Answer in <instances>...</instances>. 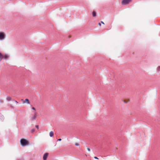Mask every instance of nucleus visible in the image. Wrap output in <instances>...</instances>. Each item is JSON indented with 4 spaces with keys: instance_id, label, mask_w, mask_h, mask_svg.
I'll return each instance as SVG.
<instances>
[{
    "instance_id": "nucleus-10",
    "label": "nucleus",
    "mask_w": 160,
    "mask_h": 160,
    "mask_svg": "<svg viewBox=\"0 0 160 160\" xmlns=\"http://www.w3.org/2000/svg\"><path fill=\"white\" fill-rule=\"evenodd\" d=\"M4 56L3 58L5 59H7L9 57V56L7 54H6V55H5L4 56Z\"/></svg>"
},
{
    "instance_id": "nucleus-22",
    "label": "nucleus",
    "mask_w": 160,
    "mask_h": 160,
    "mask_svg": "<svg viewBox=\"0 0 160 160\" xmlns=\"http://www.w3.org/2000/svg\"><path fill=\"white\" fill-rule=\"evenodd\" d=\"M15 102H16V103H18V102L16 101H15Z\"/></svg>"
},
{
    "instance_id": "nucleus-9",
    "label": "nucleus",
    "mask_w": 160,
    "mask_h": 160,
    "mask_svg": "<svg viewBox=\"0 0 160 160\" xmlns=\"http://www.w3.org/2000/svg\"><path fill=\"white\" fill-rule=\"evenodd\" d=\"M36 118V115H34L33 117L31 118L32 120H35Z\"/></svg>"
},
{
    "instance_id": "nucleus-4",
    "label": "nucleus",
    "mask_w": 160,
    "mask_h": 160,
    "mask_svg": "<svg viewBox=\"0 0 160 160\" xmlns=\"http://www.w3.org/2000/svg\"><path fill=\"white\" fill-rule=\"evenodd\" d=\"M4 35L2 32H0V39H3L4 38Z\"/></svg>"
},
{
    "instance_id": "nucleus-7",
    "label": "nucleus",
    "mask_w": 160,
    "mask_h": 160,
    "mask_svg": "<svg viewBox=\"0 0 160 160\" xmlns=\"http://www.w3.org/2000/svg\"><path fill=\"white\" fill-rule=\"evenodd\" d=\"M3 56L0 52V61H1L3 58Z\"/></svg>"
},
{
    "instance_id": "nucleus-14",
    "label": "nucleus",
    "mask_w": 160,
    "mask_h": 160,
    "mask_svg": "<svg viewBox=\"0 0 160 160\" xmlns=\"http://www.w3.org/2000/svg\"><path fill=\"white\" fill-rule=\"evenodd\" d=\"M75 145L76 146H79V144L78 143H75Z\"/></svg>"
},
{
    "instance_id": "nucleus-12",
    "label": "nucleus",
    "mask_w": 160,
    "mask_h": 160,
    "mask_svg": "<svg viewBox=\"0 0 160 160\" xmlns=\"http://www.w3.org/2000/svg\"><path fill=\"white\" fill-rule=\"evenodd\" d=\"M35 131V129L34 128H33L31 130V132L32 133H33Z\"/></svg>"
},
{
    "instance_id": "nucleus-19",
    "label": "nucleus",
    "mask_w": 160,
    "mask_h": 160,
    "mask_svg": "<svg viewBox=\"0 0 160 160\" xmlns=\"http://www.w3.org/2000/svg\"><path fill=\"white\" fill-rule=\"evenodd\" d=\"M101 22L102 23V24H104V22H103L102 21H101Z\"/></svg>"
},
{
    "instance_id": "nucleus-17",
    "label": "nucleus",
    "mask_w": 160,
    "mask_h": 160,
    "mask_svg": "<svg viewBox=\"0 0 160 160\" xmlns=\"http://www.w3.org/2000/svg\"><path fill=\"white\" fill-rule=\"evenodd\" d=\"M94 158L96 159H98V158L96 156L94 157Z\"/></svg>"
},
{
    "instance_id": "nucleus-1",
    "label": "nucleus",
    "mask_w": 160,
    "mask_h": 160,
    "mask_svg": "<svg viewBox=\"0 0 160 160\" xmlns=\"http://www.w3.org/2000/svg\"><path fill=\"white\" fill-rule=\"evenodd\" d=\"M20 143L22 146H25L28 144V142L24 139H22L20 140Z\"/></svg>"
},
{
    "instance_id": "nucleus-21",
    "label": "nucleus",
    "mask_w": 160,
    "mask_h": 160,
    "mask_svg": "<svg viewBox=\"0 0 160 160\" xmlns=\"http://www.w3.org/2000/svg\"><path fill=\"white\" fill-rule=\"evenodd\" d=\"M98 24V25H99V26H101V23H99Z\"/></svg>"
},
{
    "instance_id": "nucleus-3",
    "label": "nucleus",
    "mask_w": 160,
    "mask_h": 160,
    "mask_svg": "<svg viewBox=\"0 0 160 160\" xmlns=\"http://www.w3.org/2000/svg\"><path fill=\"white\" fill-rule=\"evenodd\" d=\"M48 153H45L43 157V160H46L47 159L48 156Z\"/></svg>"
},
{
    "instance_id": "nucleus-6",
    "label": "nucleus",
    "mask_w": 160,
    "mask_h": 160,
    "mask_svg": "<svg viewBox=\"0 0 160 160\" xmlns=\"http://www.w3.org/2000/svg\"><path fill=\"white\" fill-rule=\"evenodd\" d=\"M54 132L53 131H51L49 133V135L51 137H52L53 136Z\"/></svg>"
},
{
    "instance_id": "nucleus-18",
    "label": "nucleus",
    "mask_w": 160,
    "mask_h": 160,
    "mask_svg": "<svg viewBox=\"0 0 160 160\" xmlns=\"http://www.w3.org/2000/svg\"><path fill=\"white\" fill-rule=\"evenodd\" d=\"M38 129V125H36L35 126Z\"/></svg>"
},
{
    "instance_id": "nucleus-11",
    "label": "nucleus",
    "mask_w": 160,
    "mask_h": 160,
    "mask_svg": "<svg viewBox=\"0 0 160 160\" xmlns=\"http://www.w3.org/2000/svg\"><path fill=\"white\" fill-rule=\"evenodd\" d=\"M7 99L8 101H10V100H11V98L10 97H8L7 98Z\"/></svg>"
},
{
    "instance_id": "nucleus-15",
    "label": "nucleus",
    "mask_w": 160,
    "mask_h": 160,
    "mask_svg": "<svg viewBox=\"0 0 160 160\" xmlns=\"http://www.w3.org/2000/svg\"><path fill=\"white\" fill-rule=\"evenodd\" d=\"M87 149L88 150L89 152H90V149L89 148H88Z\"/></svg>"
},
{
    "instance_id": "nucleus-8",
    "label": "nucleus",
    "mask_w": 160,
    "mask_h": 160,
    "mask_svg": "<svg viewBox=\"0 0 160 160\" xmlns=\"http://www.w3.org/2000/svg\"><path fill=\"white\" fill-rule=\"evenodd\" d=\"M92 15L93 17H94L96 16V13L95 11H93L92 13Z\"/></svg>"
},
{
    "instance_id": "nucleus-5",
    "label": "nucleus",
    "mask_w": 160,
    "mask_h": 160,
    "mask_svg": "<svg viewBox=\"0 0 160 160\" xmlns=\"http://www.w3.org/2000/svg\"><path fill=\"white\" fill-rule=\"evenodd\" d=\"M27 103L28 104H30V102L28 99H26L24 101H23V104Z\"/></svg>"
},
{
    "instance_id": "nucleus-13",
    "label": "nucleus",
    "mask_w": 160,
    "mask_h": 160,
    "mask_svg": "<svg viewBox=\"0 0 160 160\" xmlns=\"http://www.w3.org/2000/svg\"><path fill=\"white\" fill-rule=\"evenodd\" d=\"M157 70L158 71H160V66L158 67L157 68Z\"/></svg>"
},
{
    "instance_id": "nucleus-16",
    "label": "nucleus",
    "mask_w": 160,
    "mask_h": 160,
    "mask_svg": "<svg viewBox=\"0 0 160 160\" xmlns=\"http://www.w3.org/2000/svg\"><path fill=\"white\" fill-rule=\"evenodd\" d=\"M32 109L34 110H36V109H35V108L34 107H32Z\"/></svg>"
},
{
    "instance_id": "nucleus-2",
    "label": "nucleus",
    "mask_w": 160,
    "mask_h": 160,
    "mask_svg": "<svg viewBox=\"0 0 160 160\" xmlns=\"http://www.w3.org/2000/svg\"><path fill=\"white\" fill-rule=\"evenodd\" d=\"M132 0H123L122 1L121 4L122 5H126L129 3L131 2Z\"/></svg>"
},
{
    "instance_id": "nucleus-20",
    "label": "nucleus",
    "mask_w": 160,
    "mask_h": 160,
    "mask_svg": "<svg viewBox=\"0 0 160 160\" xmlns=\"http://www.w3.org/2000/svg\"><path fill=\"white\" fill-rule=\"evenodd\" d=\"M61 138H59V139L58 140L59 141H61Z\"/></svg>"
}]
</instances>
